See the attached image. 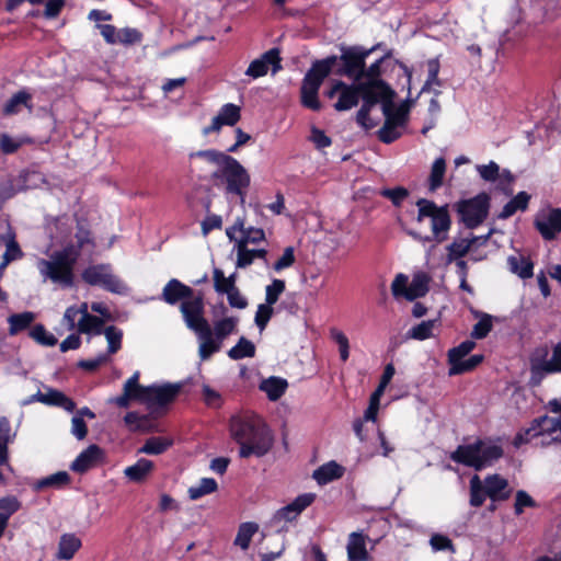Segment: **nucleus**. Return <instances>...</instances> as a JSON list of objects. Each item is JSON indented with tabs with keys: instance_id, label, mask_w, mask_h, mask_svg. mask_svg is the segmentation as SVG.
<instances>
[{
	"instance_id": "f257e3e1",
	"label": "nucleus",
	"mask_w": 561,
	"mask_h": 561,
	"mask_svg": "<svg viewBox=\"0 0 561 561\" xmlns=\"http://www.w3.org/2000/svg\"><path fill=\"white\" fill-rule=\"evenodd\" d=\"M204 312V298L187 301L181 307L186 327L197 336L198 356L202 360H207L220 351L225 339L237 331L239 319L226 317L215 321L211 328Z\"/></svg>"
},
{
	"instance_id": "f03ea898",
	"label": "nucleus",
	"mask_w": 561,
	"mask_h": 561,
	"mask_svg": "<svg viewBox=\"0 0 561 561\" xmlns=\"http://www.w3.org/2000/svg\"><path fill=\"white\" fill-rule=\"evenodd\" d=\"M140 373L135 371L124 383L121 396L111 398L110 403L127 409L133 401L146 404L150 414L160 413L174 401L181 390L179 383H164L141 386L139 383Z\"/></svg>"
},
{
	"instance_id": "7ed1b4c3",
	"label": "nucleus",
	"mask_w": 561,
	"mask_h": 561,
	"mask_svg": "<svg viewBox=\"0 0 561 561\" xmlns=\"http://www.w3.org/2000/svg\"><path fill=\"white\" fill-rule=\"evenodd\" d=\"M230 434L240 445L241 458H249L252 455L262 457L273 446V435L259 417H233L230 423Z\"/></svg>"
},
{
	"instance_id": "20e7f679",
	"label": "nucleus",
	"mask_w": 561,
	"mask_h": 561,
	"mask_svg": "<svg viewBox=\"0 0 561 561\" xmlns=\"http://www.w3.org/2000/svg\"><path fill=\"white\" fill-rule=\"evenodd\" d=\"M78 262V249L64 247L46 259L36 261V268L44 283H50L66 289L75 285V267Z\"/></svg>"
},
{
	"instance_id": "39448f33",
	"label": "nucleus",
	"mask_w": 561,
	"mask_h": 561,
	"mask_svg": "<svg viewBox=\"0 0 561 561\" xmlns=\"http://www.w3.org/2000/svg\"><path fill=\"white\" fill-rule=\"evenodd\" d=\"M416 220L419 222L423 221L425 218L431 219L432 236H422L414 231H410L409 234L423 243L430 242L432 240L436 241L437 243L445 241L451 226L448 207L446 205L437 206L434 202L426 198H420L416 202Z\"/></svg>"
},
{
	"instance_id": "423d86ee",
	"label": "nucleus",
	"mask_w": 561,
	"mask_h": 561,
	"mask_svg": "<svg viewBox=\"0 0 561 561\" xmlns=\"http://www.w3.org/2000/svg\"><path fill=\"white\" fill-rule=\"evenodd\" d=\"M211 179L216 185L222 184L225 193L236 195L241 203L245 199L247 191L251 183V178L247 169L233 157H230L220 169L211 173Z\"/></svg>"
},
{
	"instance_id": "0eeeda50",
	"label": "nucleus",
	"mask_w": 561,
	"mask_h": 561,
	"mask_svg": "<svg viewBox=\"0 0 561 561\" xmlns=\"http://www.w3.org/2000/svg\"><path fill=\"white\" fill-rule=\"evenodd\" d=\"M336 62V56H329L313 62L312 67L306 73L300 89L301 103L305 107L312 111L321 110L322 105L318 99V92L323 80L330 75Z\"/></svg>"
},
{
	"instance_id": "6e6552de",
	"label": "nucleus",
	"mask_w": 561,
	"mask_h": 561,
	"mask_svg": "<svg viewBox=\"0 0 561 561\" xmlns=\"http://www.w3.org/2000/svg\"><path fill=\"white\" fill-rule=\"evenodd\" d=\"M503 450L497 445L486 444L478 440L473 444L461 445L451 453L450 459L455 462L481 470L491 466L501 458Z\"/></svg>"
},
{
	"instance_id": "1a4fd4ad",
	"label": "nucleus",
	"mask_w": 561,
	"mask_h": 561,
	"mask_svg": "<svg viewBox=\"0 0 561 561\" xmlns=\"http://www.w3.org/2000/svg\"><path fill=\"white\" fill-rule=\"evenodd\" d=\"M410 106L401 103L396 106L392 99L382 100V114L385 123L378 130V138L385 144H391L399 139L408 124Z\"/></svg>"
},
{
	"instance_id": "9d476101",
	"label": "nucleus",
	"mask_w": 561,
	"mask_h": 561,
	"mask_svg": "<svg viewBox=\"0 0 561 561\" xmlns=\"http://www.w3.org/2000/svg\"><path fill=\"white\" fill-rule=\"evenodd\" d=\"M533 439H537L540 445L561 443V419L546 415L535 420L524 434L516 436L515 445L518 446Z\"/></svg>"
},
{
	"instance_id": "9b49d317",
	"label": "nucleus",
	"mask_w": 561,
	"mask_h": 561,
	"mask_svg": "<svg viewBox=\"0 0 561 561\" xmlns=\"http://www.w3.org/2000/svg\"><path fill=\"white\" fill-rule=\"evenodd\" d=\"M82 279L91 286H100L113 294L127 295L129 293L126 283L113 273L110 264H96L87 267L82 272Z\"/></svg>"
},
{
	"instance_id": "f8f14e48",
	"label": "nucleus",
	"mask_w": 561,
	"mask_h": 561,
	"mask_svg": "<svg viewBox=\"0 0 561 561\" xmlns=\"http://www.w3.org/2000/svg\"><path fill=\"white\" fill-rule=\"evenodd\" d=\"M375 49L376 46L369 49L360 46L342 48V54L340 57H337V60L340 59L342 65L336 70V75L345 76L352 79L354 82H360L363 79L366 58Z\"/></svg>"
},
{
	"instance_id": "ddd939ff",
	"label": "nucleus",
	"mask_w": 561,
	"mask_h": 561,
	"mask_svg": "<svg viewBox=\"0 0 561 561\" xmlns=\"http://www.w3.org/2000/svg\"><path fill=\"white\" fill-rule=\"evenodd\" d=\"M458 214L466 227L472 229L483 222L489 213V196L484 193L457 205Z\"/></svg>"
},
{
	"instance_id": "4468645a",
	"label": "nucleus",
	"mask_w": 561,
	"mask_h": 561,
	"mask_svg": "<svg viewBox=\"0 0 561 561\" xmlns=\"http://www.w3.org/2000/svg\"><path fill=\"white\" fill-rule=\"evenodd\" d=\"M385 57L379 58L368 68L364 67L363 79L360 81V88L364 90V94H370L381 98L382 100L392 99V90L380 79L381 76V64Z\"/></svg>"
},
{
	"instance_id": "2eb2a0df",
	"label": "nucleus",
	"mask_w": 561,
	"mask_h": 561,
	"mask_svg": "<svg viewBox=\"0 0 561 561\" xmlns=\"http://www.w3.org/2000/svg\"><path fill=\"white\" fill-rule=\"evenodd\" d=\"M335 95H339V99L334 104V108L339 112L348 111L358 104L360 95L364 98V90L360 88V82L346 84L341 80H336L327 92V96L330 99H333Z\"/></svg>"
},
{
	"instance_id": "dca6fc26",
	"label": "nucleus",
	"mask_w": 561,
	"mask_h": 561,
	"mask_svg": "<svg viewBox=\"0 0 561 561\" xmlns=\"http://www.w3.org/2000/svg\"><path fill=\"white\" fill-rule=\"evenodd\" d=\"M35 401H38L46 405L59 407L68 412H73L76 409V403L73 402L72 399L67 397L61 391L53 389V388H48L45 393H43L38 390L36 393L24 399L21 402V405H27Z\"/></svg>"
},
{
	"instance_id": "f3484780",
	"label": "nucleus",
	"mask_w": 561,
	"mask_h": 561,
	"mask_svg": "<svg viewBox=\"0 0 561 561\" xmlns=\"http://www.w3.org/2000/svg\"><path fill=\"white\" fill-rule=\"evenodd\" d=\"M226 234L229 240L234 241L236 244H240V242L243 241L245 247L250 243H259L265 239L263 229L253 227L245 228L242 218H237L234 224L227 228Z\"/></svg>"
},
{
	"instance_id": "a211bd4d",
	"label": "nucleus",
	"mask_w": 561,
	"mask_h": 561,
	"mask_svg": "<svg viewBox=\"0 0 561 561\" xmlns=\"http://www.w3.org/2000/svg\"><path fill=\"white\" fill-rule=\"evenodd\" d=\"M535 226L543 239L552 240L561 232V209L543 210L536 216Z\"/></svg>"
},
{
	"instance_id": "6ab92c4d",
	"label": "nucleus",
	"mask_w": 561,
	"mask_h": 561,
	"mask_svg": "<svg viewBox=\"0 0 561 561\" xmlns=\"http://www.w3.org/2000/svg\"><path fill=\"white\" fill-rule=\"evenodd\" d=\"M162 298L169 305H175L182 300L181 308L185 302L203 298V296L201 294L194 295V290L191 287L176 278H172L163 287Z\"/></svg>"
},
{
	"instance_id": "aec40b11",
	"label": "nucleus",
	"mask_w": 561,
	"mask_h": 561,
	"mask_svg": "<svg viewBox=\"0 0 561 561\" xmlns=\"http://www.w3.org/2000/svg\"><path fill=\"white\" fill-rule=\"evenodd\" d=\"M561 373V341L556 344L550 359L531 362V379L538 383L548 374Z\"/></svg>"
},
{
	"instance_id": "412c9836",
	"label": "nucleus",
	"mask_w": 561,
	"mask_h": 561,
	"mask_svg": "<svg viewBox=\"0 0 561 561\" xmlns=\"http://www.w3.org/2000/svg\"><path fill=\"white\" fill-rule=\"evenodd\" d=\"M241 117L240 107L232 103L225 104L219 113L211 119V124L204 128L205 135L219 131L222 126H233Z\"/></svg>"
},
{
	"instance_id": "4be33fe9",
	"label": "nucleus",
	"mask_w": 561,
	"mask_h": 561,
	"mask_svg": "<svg viewBox=\"0 0 561 561\" xmlns=\"http://www.w3.org/2000/svg\"><path fill=\"white\" fill-rule=\"evenodd\" d=\"M279 61L278 50L275 48L270 49L249 65L245 75L253 79L263 77L267 73L271 65L273 66V71L276 72L280 68Z\"/></svg>"
},
{
	"instance_id": "5701e85b",
	"label": "nucleus",
	"mask_w": 561,
	"mask_h": 561,
	"mask_svg": "<svg viewBox=\"0 0 561 561\" xmlns=\"http://www.w3.org/2000/svg\"><path fill=\"white\" fill-rule=\"evenodd\" d=\"M103 456V450L96 445H90L80 453L72 461L70 469L78 473H83L95 467Z\"/></svg>"
},
{
	"instance_id": "b1692460",
	"label": "nucleus",
	"mask_w": 561,
	"mask_h": 561,
	"mask_svg": "<svg viewBox=\"0 0 561 561\" xmlns=\"http://www.w3.org/2000/svg\"><path fill=\"white\" fill-rule=\"evenodd\" d=\"M368 536L363 531H353L348 535L346 551L347 559L354 561H368L369 553L366 548Z\"/></svg>"
},
{
	"instance_id": "393cba45",
	"label": "nucleus",
	"mask_w": 561,
	"mask_h": 561,
	"mask_svg": "<svg viewBox=\"0 0 561 561\" xmlns=\"http://www.w3.org/2000/svg\"><path fill=\"white\" fill-rule=\"evenodd\" d=\"M483 483L485 484V492L488 496L493 502L507 500L511 495L507 480L499 474L488 476Z\"/></svg>"
},
{
	"instance_id": "a878e982",
	"label": "nucleus",
	"mask_w": 561,
	"mask_h": 561,
	"mask_svg": "<svg viewBox=\"0 0 561 561\" xmlns=\"http://www.w3.org/2000/svg\"><path fill=\"white\" fill-rule=\"evenodd\" d=\"M104 320L89 313L87 302L81 304V317L78 319V332L84 334L101 335Z\"/></svg>"
},
{
	"instance_id": "bb28decb",
	"label": "nucleus",
	"mask_w": 561,
	"mask_h": 561,
	"mask_svg": "<svg viewBox=\"0 0 561 561\" xmlns=\"http://www.w3.org/2000/svg\"><path fill=\"white\" fill-rule=\"evenodd\" d=\"M377 103L382 104V99L376 95L364 94V103L357 112L356 121L365 129H371L378 124V121L371 118L369 115L371 108Z\"/></svg>"
},
{
	"instance_id": "cd10ccee",
	"label": "nucleus",
	"mask_w": 561,
	"mask_h": 561,
	"mask_svg": "<svg viewBox=\"0 0 561 561\" xmlns=\"http://www.w3.org/2000/svg\"><path fill=\"white\" fill-rule=\"evenodd\" d=\"M0 226L3 230H5V233L2 236V241L5 245L2 261H4V264H10L12 261L21 259L23 253L18 242L15 241V236L11 231L9 225L7 222H1Z\"/></svg>"
},
{
	"instance_id": "c85d7f7f",
	"label": "nucleus",
	"mask_w": 561,
	"mask_h": 561,
	"mask_svg": "<svg viewBox=\"0 0 561 561\" xmlns=\"http://www.w3.org/2000/svg\"><path fill=\"white\" fill-rule=\"evenodd\" d=\"M150 415H144L139 414L138 412H128L125 417L124 422L125 425L128 427L131 432H142V433H151V432H158L157 426L151 422Z\"/></svg>"
},
{
	"instance_id": "c756f323",
	"label": "nucleus",
	"mask_w": 561,
	"mask_h": 561,
	"mask_svg": "<svg viewBox=\"0 0 561 561\" xmlns=\"http://www.w3.org/2000/svg\"><path fill=\"white\" fill-rule=\"evenodd\" d=\"M234 248L237 250L236 266L238 268L249 266L255 259H265L267 254L265 249H249V247L244 245L243 241H241L240 244H236Z\"/></svg>"
},
{
	"instance_id": "7c9ffc66",
	"label": "nucleus",
	"mask_w": 561,
	"mask_h": 561,
	"mask_svg": "<svg viewBox=\"0 0 561 561\" xmlns=\"http://www.w3.org/2000/svg\"><path fill=\"white\" fill-rule=\"evenodd\" d=\"M344 468L335 461H329L313 471V479L319 484H327L343 476Z\"/></svg>"
},
{
	"instance_id": "2f4dec72",
	"label": "nucleus",
	"mask_w": 561,
	"mask_h": 561,
	"mask_svg": "<svg viewBox=\"0 0 561 561\" xmlns=\"http://www.w3.org/2000/svg\"><path fill=\"white\" fill-rule=\"evenodd\" d=\"M288 382L280 377H270L260 383V390L264 391L271 401L278 400L286 391Z\"/></svg>"
},
{
	"instance_id": "473e14b6",
	"label": "nucleus",
	"mask_w": 561,
	"mask_h": 561,
	"mask_svg": "<svg viewBox=\"0 0 561 561\" xmlns=\"http://www.w3.org/2000/svg\"><path fill=\"white\" fill-rule=\"evenodd\" d=\"M80 547L81 540L78 537L73 534H64L58 543L56 558L59 560H70Z\"/></svg>"
},
{
	"instance_id": "72a5a7b5",
	"label": "nucleus",
	"mask_w": 561,
	"mask_h": 561,
	"mask_svg": "<svg viewBox=\"0 0 561 561\" xmlns=\"http://www.w3.org/2000/svg\"><path fill=\"white\" fill-rule=\"evenodd\" d=\"M476 244V239L455 238L447 247V263H451L458 259H462Z\"/></svg>"
},
{
	"instance_id": "f704fd0d",
	"label": "nucleus",
	"mask_w": 561,
	"mask_h": 561,
	"mask_svg": "<svg viewBox=\"0 0 561 561\" xmlns=\"http://www.w3.org/2000/svg\"><path fill=\"white\" fill-rule=\"evenodd\" d=\"M153 462L146 458H140L133 466L125 468L124 474L133 482H141L151 472Z\"/></svg>"
},
{
	"instance_id": "c9c22d12",
	"label": "nucleus",
	"mask_w": 561,
	"mask_h": 561,
	"mask_svg": "<svg viewBox=\"0 0 561 561\" xmlns=\"http://www.w3.org/2000/svg\"><path fill=\"white\" fill-rule=\"evenodd\" d=\"M430 277L427 274L420 272L413 275V278L408 287L407 299L414 300L425 296L428 291Z\"/></svg>"
},
{
	"instance_id": "e433bc0d",
	"label": "nucleus",
	"mask_w": 561,
	"mask_h": 561,
	"mask_svg": "<svg viewBox=\"0 0 561 561\" xmlns=\"http://www.w3.org/2000/svg\"><path fill=\"white\" fill-rule=\"evenodd\" d=\"M530 195L526 192H519L514 198H512L502 211L499 214L500 219H507L512 217L516 211H524L528 207Z\"/></svg>"
},
{
	"instance_id": "4c0bfd02",
	"label": "nucleus",
	"mask_w": 561,
	"mask_h": 561,
	"mask_svg": "<svg viewBox=\"0 0 561 561\" xmlns=\"http://www.w3.org/2000/svg\"><path fill=\"white\" fill-rule=\"evenodd\" d=\"M510 271L520 278H529L533 276L534 265L529 259L523 255H511L507 259Z\"/></svg>"
},
{
	"instance_id": "58836bf2",
	"label": "nucleus",
	"mask_w": 561,
	"mask_h": 561,
	"mask_svg": "<svg viewBox=\"0 0 561 561\" xmlns=\"http://www.w3.org/2000/svg\"><path fill=\"white\" fill-rule=\"evenodd\" d=\"M437 325H438L437 320L422 321L421 323L412 327L408 331L407 336L412 340L424 341L434 335L433 332Z\"/></svg>"
},
{
	"instance_id": "ea45409f",
	"label": "nucleus",
	"mask_w": 561,
	"mask_h": 561,
	"mask_svg": "<svg viewBox=\"0 0 561 561\" xmlns=\"http://www.w3.org/2000/svg\"><path fill=\"white\" fill-rule=\"evenodd\" d=\"M259 530V525L252 522L242 523L239 526L237 536L234 538V545L240 547L242 550H247L250 546L252 537Z\"/></svg>"
},
{
	"instance_id": "a19ab883",
	"label": "nucleus",
	"mask_w": 561,
	"mask_h": 561,
	"mask_svg": "<svg viewBox=\"0 0 561 561\" xmlns=\"http://www.w3.org/2000/svg\"><path fill=\"white\" fill-rule=\"evenodd\" d=\"M102 333L104 334L106 342H107V351L106 355L108 358L111 355L117 353L122 347V340H123V331L118 329L117 327L110 325L106 327Z\"/></svg>"
},
{
	"instance_id": "79ce46f5",
	"label": "nucleus",
	"mask_w": 561,
	"mask_h": 561,
	"mask_svg": "<svg viewBox=\"0 0 561 561\" xmlns=\"http://www.w3.org/2000/svg\"><path fill=\"white\" fill-rule=\"evenodd\" d=\"M446 172V161L444 158L439 157L435 159L432 164L431 173L428 178V188L431 192H435L438 187L442 186L443 180Z\"/></svg>"
},
{
	"instance_id": "37998d69",
	"label": "nucleus",
	"mask_w": 561,
	"mask_h": 561,
	"mask_svg": "<svg viewBox=\"0 0 561 561\" xmlns=\"http://www.w3.org/2000/svg\"><path fill=\"white\" fill-rule=\"evenodd\" d=\"M486 496L485 484L479 476L474 474L470 479V505L473 507L481 506Z\"/></svg>"
},
{
	"instance_id": "c03bdc74",
	"label": "nucleus",
	"mask_w": 561,
	"mask_h": 561,
	"mask_svg": "<svg viewBox=\"0 0 561 561\" xmlns=\"http://www.w3.org/2000/svg\"><path fill=\"white\" fill-rule=\"evenodd\" d=\"M172 445V440L165 437H150L146 440L139 453L147 455H160Z\"/></svg>"
},
{
	"instance_id": "a18cd8bd",
	"label": "nucleus",
	"mask_w": 561,
	"mask_h": 561,
	"mask_svg": "<svg viewBox=\"0 0 561 561\" xmlns=\"http://www.w3.org/2000/svg\"><path fill=\"white\" fill-rule=\"evenodd\" d=\"M218 485L215 479L213 478H203L201 481L192 485L188 489V496L191 500L195 501L201 499L202 496L206 494H210L217 490Z\"/></svg>"
},
{
	"instance_id": "49530a36",
	"label": "nucleus",
	"mask_w": 561,
	"mask_h": 561,
	"mask_svg": "<svg viewBox=\"0 0 561 561\" xmlns=\"http://www.w3.org/2000/svg\"><path fill=\"white\" fill-rule=\"evenodd\" d=\"M254 355L255 346L250 340L245 337H241L239 342L228 352V356L234 360L245 357H253Z\"/></svg>"
},
{
	"instance_id": "de8ad7c7",
	"label": "nucleus",
	"mask_w": 561,
	"mask_h": 561,
	"mask_svg": "<svg viewBox=\"0 0 561 561\" xmlns=\"http://www.w3.org/2000/svg\"><path fill=\"white\" fill-rule=\"evenodd\" d=\"M35 319V316L31 311L15 313L9 317L8 321L10 324L9 332L11 335L26 329Z\"/></svg>"
},
{
	"instance_id": "09e8293b",
	"label": "nucleus",
	"mask_w": 561,
	"mask_h": 561,
	"mask_svg": "<svg viewBox=\"0 0 561 561\" xmlns=\"http://www.w3.org/2000/svg\"><path fill=\"white\" fill-rule=\"evenodd\" d=\"M70 481V477L66 471H58L53 473L36 483V489H45V488H60L68 484Z\"/></svg>"
},
{
	"instance_id": "8fccbe9b",
	"label": "nucleus",
	"mask_w": 561,
	"mask_h": 561,
	"mask_svg": "<svg viewBox=\"0 0 561 561\" xmlns=\"http://www.w3.org/2000/svg\"><path fill=\"white\" fill-rule=\"evenodd\" d=\"M483 360V356L476 354L470 356L469 358H462L460 362L454 364L449 368V375H460L467 371L474 369Z\"/></svg>"
},
{
	"instance_id": "3c124183",
	"label": "nucleus",
	"mask_w": 561,
	"mask_h": 561,
	"mask_svg": "<svg viewBox=\"0 0 561 561\" xmlns=\"http://www.w3.org/2000/svg\"><path fill=\"white\" fill-rule=\"evenodd\" d=\"M30 99L31 95L25 91H20L13 94L3 107L4 114H16L18 112H20L22 105L27 106V102L30 101Z\"/></svg>"
},
{
	"instance_id": "603ef678",
	"label": "nucleus",
	"mask_w": 561,
	"mask_h": 561,
	"mask_svg": "<svg viewBox=\"0 0 561 561\" xmlns=\"http://www.w3.org/2000/svg\"><path fill=\"white\" fill-rule=\"evenodd\" d=\"M22 503L15 495H5L0 497V515H2L7 520L20 511Z\"/></svg>"
},
{
	"instance_id": "864d4df0",
	"label": "nucleus",
	"mask_w": 561,
	"mask_h": 561,
	"mask_svg": "<svg viewBox=\"0 0 561 561\" xmlns=\"http://www.w3.org/2000/svg\"><path fill=\"white\" fill-rule=\"evenodd\" d=\"M191 157H199L205 159L207 162L214 164L216 169H220V167L231 157L221 151H217L214 149L201 150L195 153H192Z\"/></svg>"
},
{
	"instance_id": "5fc2aeb1",
	"label": "nucleus",
	"mask_w": 561,
	"mask_h": 561,
	"mask_svg": "<svg viewBox=\"0 0 561 561\" xmlns=\"http://www.w3.org/2000/svg\"><path fill=\"white\" fill-rule=\"evenodd\" d=\"M214 289L217 294L224 295L233 290L237 286L231 283L220 268H214L213 271Z\"/></svg>"
},
{
	"instance_id": "6e6d98bb",
	"label": "nucleus",
	"mask_w": 561,
	"mask_h": 561,
	"mask_svg": "<svg viewBox=\"0 0 561 561\" xmlns=\"http://www.w3.org/2000/svg\"><path fill=\"white\" fill-rule=\"evenodd\" d=\"M476 346V343L471 340H467L460 343L458 346L449 350L448 352V362L450 367L460 362L465 356H467Z\"/></svg>"
},
{
	"instance_id": "4d7b16f0",
	"label": "nucleus",
	"mask_w": 561,
	"mask_h": 561,
	"mask_svg": "<svg viewBox=\"0 0 561 561\" xmlns=\"http://www.w3.org/2000/svg\"><path fill=\"white\" fill-rule=\"evenodd\" d=\"M30 336L37 343L45 346H54L57 344V339L54 334L49 333L42 324L33 327L30 331Z\"/></svg>"
},
{
	"instance_id": "13d9d810",
	"label": "nucleus",
	"mask_w": 561,
	"mask_h": 561,
	"mask_svg": "<svg viewBox=\"0 0 561 561\" xmlns=\"http://www.w3.org/2000/svg\"><path fill=\"white\" fill-rule=\"evenodd\" d=\"M331 339L339 345L340 358L346 362L350 357V343L347 336L339 329H330Z\"/></svg>"
},
{
	"instance_id": "bf43d9fd",
	"label": "nucleus",
	"mask_w": 561,
	"mask_h": 561,
	"mask_svg": "<svg viewBox=\"0 0 561 561\" xmlns=\"http://www.w3.org/2000/svg\"><path fill=\"white\" fill-rule=\"evenodd\" d=\"M492 317L488 313H481L479 321L473 325L471 336L474 339H483L492 330Z\"/></svg>"
},
{
	"instance_id": "052dcab7",
	"label": "nucleus",
	"mask_w": 561,
	"mask_h": 561,
	"mask_svg": "<svg viewBox=\"0 0 561 561\" xmlns=\"http://www.w3.org/2000/svg\"><path fill=\"white\" fill-rule=\"evenodd\" d=\"M285 290V282L282 279H274L265 288V302L273 306L277 302L279 296Z\"/></svg>"
},
{
	"instance_id": "680f3d73",
	"label": "nucleus",
	"mask_w": 561,
	"mask_h": 561,
	"mask_svg": "<svg viewBox=\"0 0 561 561\" xmlns=\"http://www.w3.org/2000/svg\"><path fill=\"white\" fill-rule=\"evenodd\" d=\"M476 169L479 175L486 182L496 181L500 174V167L494 161H490L488 164H478Z\"/></svg>"
},
{
	"instance_id": "e2e57ef3",
	"label": "nucleus",
	"mask_w": 561,
	"mask_h": 561,
	"mask_svg": "<svg viewBox=\"0 0 561 561\" xmlns=\"http://www.w3.org/2000/svg\"><path fill=\"white\" fill-rule=\"evenodd\" d=\"M537 504L535 500L523 490L516 492L514 512L516 515L523 514L525 507H535Z\"/></svg>"
},
{
	"instance_id": "0e129e2a",
	"label": "nucleus",
	"mask_w": 561,
	"mask_h": 561,
	"mask_svg": "<svg viewBox=\"0 0 561 561\" xmlns=\"http://www.w3.org/2000/svg\"><path fill=\"white\" fill-rule=\"evenodd\" d=\"M272 316H273V306H271L266 302L259 305L254 321H255V324L259 327L260 331H263L265 329V327L267 325Z\"/></svg>"
},
{
	"instance_id": "69168bd1",
	"label": "nucleus",
	"mask_w": 561,
	"mask_h": 561,
	"mask_svg": "<svg viewBox=\"0 0 561 561\" xmlns=\"http://www.w3.org/2000/svg\"><path fill=\"white\" fill-rule=\"evenodd\" d=\"M22 140L12 138L8 134H2L0 136V149L3 153L9 154L15 152L22 146Z\"/></svg>"
},
{
	"instance_id": "338daca9",
	"label": "nucleus",
	"mask_w": 561,
	"mask_h": 561,
	"mask_svg": "<svg viewBox=\"0 0 561 561\" xmlns=\"http://www.w3.org/2000/svg\"><path fill=\"white\" fill-rule=\"evenodd\" d=\"M295 262L294 249L288 247L284 250L282 256L275 262L273 268L276 272H280L289 266H291Z\"/></svg>"
},
{
	"instance_id": "774afa93",
	"label": "nucleus",
	"mask_w": 561,
	"mask_h": 561,
	"mask_svg": "<svg viewBox=\"0 0 561 561\" xmlns=\"http://www.w3.org/2000/svg\"><path fill=\"white\" fill-rule=\"evenodd\" d=\"M408 287V276L404 274H398L391 284L392 295L396 297L403 296L407 298Z\"/></svg>"
}]
</instances>
